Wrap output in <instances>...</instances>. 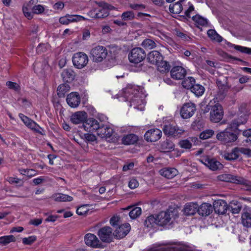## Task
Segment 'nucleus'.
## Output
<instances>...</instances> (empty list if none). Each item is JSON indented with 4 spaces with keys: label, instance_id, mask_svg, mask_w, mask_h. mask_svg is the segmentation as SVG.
<instances>
[{
    "label": "nucleus",
    "instance_id": "obj_1",
    "mask_svg": "<svg viewBox=\"0 0 251 251\" xmlns=\"http://www.w3.org/2000/svg\"><path fill=\"white\" fill-rule=\"evenodd\" d=\"M124 96L130 101V106L134 105V108L138 109V106L145 104L144 100L139 91L138 87L128 85L124 89Z\"/></svg>",
    "mask_w": 251,
    "mask_h": 251
},
{
    "label": "nucleus",
    "instance_id": "obj_2",
    "mask_svg": "<svg viewBox=\"0 0 251 251\" xmlns=\"http://www.w3.org/2000/svg\"><path fill=\"white\" fill-rule=\"evenodd\" d=\"M108 55L107 49L102 46L97 45L90 50V58L93 62L100 63L106 59Z\"/></svg>",
    "mask_w": 251,
    "mask_h": 251
},
{
    "label": "nucleus",
    "instance_id": "obj_3",
    "mask_svg": "<svg viewBox=\"0 0 251 251\" xmlns=\"http://www.w3.org/2000/svg\"><path fill=\"white\" fill-rule=\"evenodd\" d=\"M231 128H226L218 133L216 136L217 139L224 144L235 142L238 139V136L232 131Z\"/></svg>",
    "mask_w": 251,
    "mask_h": 251
},
{
    "label": "nucleus",
    "instance_id": "obj_4",
    "mask_svg": "<svg viewBox=\"0 0 251 251\" xmlns=\"http://www.w3.org/2000/svg\"><path fill=\"white\" fill-rule=\"evenodd\" d=\"M146 57L145 50L141 48L132 49L128 54V59L130 63L137 64L144 60Z\"/></svg>",
    "mask_w": 251,
    "mask_h": 251
},
{
    "label": "nucleus",
    "instance_id": "obj_5",
    "mask_svg": "<svg viewBox=\"0 0 251 251\" xmlns=\"http://www.w3.org/2000/svg\"><path fill=\"white\" fill-rule=\"evenodd\" d=\"M100 242L109 243H111L114 237V234L112 228L109 226H104L100 228L97 232Z\"/></svg>",
    "mask_w": 251,
    "mask_h": 251
},
{
    "label": "nucleus",
    "instance_id": "obj_6",
    "mask_svg": "<svg viewBox=\"0 0 251 251\" xmlns=\"http://www.w3.org/2000/svg\"><path fill=\"white\" fill-rule=\"evenodd\" d=\"M210 120L213 123H218L223 118L224 115L223 109L221 104L217 103L213 106H210Z\"/></svg>",
    "mask_w": 251,
    "mask_h": 251
},
{
    "label": "nucleus",
    "instance_id": "obj_7",
    "mask_svg": "<svg viewBox=\"0 0 251 251\" xmlns=\"http://www.w3.org/2000/svg\"><path fill=\"white\" fill-rule=\"evenodd\" d=\"M88 60L87 54L81 52L75 53L72 58L73 65L77 69H82L86 66Z\"/></svg>",
    "mask_w": 251,
    "mask_h": 251
},
{
    "label": "nucleus",
    "instance_id": "obj_8",
    "mask_svg": "<svg viewBox=\"0 0 251 251\" xmlns=\"http://www.w3.org/2000/svg\"><path fill=\"white\" fill-rule=\"evenodd\" d=\"M163 131L166 135L174 137H179L185 131L182 128L171 124L164 125Z\"/></svg>",
    "mask_w": 251,
    "mask_h": 251
},
{
    "label": "nucleus",
    "instance_id": "obj_9",
    "mask_svg": "<svg viewBox=\"0 0 251 251\" xmlns=\"http://www.w3.org/2000/svg\"><path fill=\"white\" fill-rule=\"evenodd\" d=\"M109 14L107 9L98 7L92 9L87 13V15L94 19H102L107 17Z\"/></svg>",
    "mask_w": 251,
    "mask_h": 251
},
{
    "label": "nucleus",
    "instance_id": "obj_10",
    "mask_svg": "<svg viewBox=\"0 0 251 251\" xmlns=\"http://www.w3.org/2000/svg\"><path fill=\"white\" fill-rule=\"evenodd\" d=\"M196 111L195 105L191 102L185 103L180 110V115L182 118L188 119L191 117Z\"/></svg>",
    "mask_w": 251,
    "mask_h": 251
},
{
    "label": "nucleus",
    "instance_id": "obj_11",
    "mask_svg": "<svg viewBox=\"0 0 251 251\" xmlns=\"http://www.w3.org/2000/svg\"><path fill=\"white\" fill-rule=\"evenodd\" d=\"M85 244L91 247L100 248L102 247V244L98 237L92 233H87L84 237Z\"/></svg>",
    "mask_w": 251,
    "mask_h": 251
},
{
    "label": "nucleus",
    "instance_id": "obj_12",
    "mask_svg": "<svg viewBox=\"0 0 251 251\" xmlns=\"http://www.w3.org/2000/svg\"><path fill=\"white\" fill-rule=\"evenodd\" d=\"M100 126L99 122L94 118L86 119L83 124L84 130L88 132H98Z\"/></svg>",
    "mask_w": 251,
    "mask_h": 251
},
{
    "label": "nucleus",
    "instance_id": "obj_13",
    "mask_svg": "<svg viewBox=\"0 0 251 251\" xmlns=\"http://www.w3.org/2000/svg\"><path fill=\"white\" fill-rule=\"evenodd\" d=\"M201 161L212 171H216L223 167V165L214 158L205 157L201 159Z\"/></svg>",
    "mask_w": 251,
    "mask_h": 251
},
{
    "label": "nucleus",
    "instance_id": "obj_14",
    "mask_svg": "<svg viewBox=\"0 0 251 251\" xmlns=\"http://www.w3.org/2000/svg\"><path fill=\"white\" fill-rule=\"evenodd\" d=\"M162 131L158 128H152L148 130L145 134L146 140L150 142H155L160 139Z\"/></svg>",
    "mask_w": 251,
    "mask_h": 251
},
{
    "label": "nucleus",
    "instance_id": "obj_15",
    "mask_svg": "<svg viewBox=\"0 0 251 251\" xmlns=\"http://www.w3.org/2000/svg\"><path fill=\"white\" fill-rule=\"evenodd\" d=\"M171 77L176 80L183 79L186 74V70L181 66H176L173 67L170 71Z\"/></svg>",
    "mask_w": 251,
    "mask_h": 251
},
{
    "label": "nucleus",
    "instance_id": "obj_16",
    "mask_svg": "<svg viewBox=\"0 0 251 251\" xmlns=\"http://www.w3.org/2000/svg\"><path fill=\"white\" fill-rule=\"evenodd\" d=\"M130 230V225L126 223L119 226L115 230L114 237L117 239H122L126 236Z\"/></svg>",
    "mask_w": 251,
    "mask_h": 251
},
{
    "label": "nucleus",
    "instance_id": "obj_17",
    "mask_svg": "<svg viewBox=\"0 0 251 251\" xmlns=\"http://www.w3.org/2000/svg\"><path fill=\"white\" fill-rule=\"evenodd\" d=\"M87 118V114L85 111H77L71 117V122L75 125L84 123Z\"/></svg>",
    "mask_w": 251,
    "mask_h": 251
},
{
    "label": "nucleus",
    "instance_id": "obj_18",
    "mask_svg": "<svg viewBox=\"0 0 251 251\" xmlns=\"http://www.w3.org/2000/svg\"><path fill=\"white\" fill-rule=\"evenodd\" d=\"M68 104L72 108L77 107L80 103V97L77 92H72L68 95L66 99Z\"/></svg>",
    "mask_w": 251,
    "mask_h": 251
},
{
    "label": "nucleus",
    "instance_id": "obj_19",
    "mask_svg": "<svg viewBox=\"0 0 251 251\" xmlns=\"http://www.w3.org/2000/svg\"><path fill=\"white\" fill-rule=\"evenodd\" d=\"M171 212L161 211L156 215L157 225L164 226L170 222L171 220Z\"/></svg>",
    "mask_w": 251,
    "mask_h": 251
},
{
    "label": "nucleus",
    "instance_id": "obj_20",
    "mask_svg": "<svg viewBox=\"0 0 251 251\" xmlns=\"http://www.w3.org/2000/svg\"><path fill=\"white\" fill-rule=\"evenodd\" d=\"M228 205L225 201L218 200L213 203V208L215 212L218 214L222 215L226 213Z\"/></svg>",
    "mask_w": 251,
    "mask_h": 251
},
{
    "label": "nucleus",
    "instance_id": "obj_21",
    "mask_svg": "<svg viewBox=\"0 0 251 251\" xmlns=\"http://www.w3.org/2000/svg\"><path fill=\"white\" fill-rule=\"evenodd\" d=\"M217 84L218 87V90L217 94L215 95V99L218 102L223 100L228 91V88L226 85L222 84L221 81H217Z\"/></svg>",
    "mask_w": 251,
    "mask_h": 251
},
{
    "label": "nucleus",
    "instance_id": "obj_22",
    "mask_svg": "<svg viewBox=\"0 0 251 251\" xmlns=\"http://www.w3.org/2000/svg\"><path fill=\"white\" fill-rule=\"evenodd\" d=\"M33 65L35 72L41 75H43L46 70L49 68V65L45 60H43L41 62L36 61Z\"/></svg>",
    "mask_w": 251,
    "mask_h": 251
},
{
    "label": "nucleus",
    "instance_id": "obj_23",
    "mask_svg": "<svg viewBox=\"0 0 251 251\" xmlns=\"http://www.w3.org/2000/svg\"><path fill=\"white\" fill-rule=\"evenodd\" d=\"M113 133V129L106 125L100 126L97 134L101 138H110Z\"/></svg>",
    "mask_w": 251,
    "mask_h": 251
},
{
    "label": "nucleus",
    "instance_id": "obj_24",
    "mask_svg": "<svg viewBox=\"0 0 251 251\" xmlns=\"http://www.w3.org/2000/svg\"><path fill=\"white\" fill-rule=\"evenodd\" d=\"M198 204L197 203L189 202L185 204L183 209L184 214L186 216L193 215L198 212Z\"/></svg>",
    "mask_w": 251,
    "mask_h": 251
},
{
    "label": "nucleus",
    "instance_id": "obj_25",
    "mask_svg": "<svg viewBox=\"0 0 251 251\" xmlns=\"http://www.w3.org/2000/svg\"><path fill=\"white\" fill-rule=\"evenodd\" d=\"M163 59V56L161 53L156 50H153L148 55L149 62L152 64L156 65L160 61H162Z\"/></svg>",
    "mask_w": 251,
    "mask_h": 251
},
{
    "label": "nucleus",
    "instance_id": "obj_26",
    "mask_svg": "<svg viewBox=\"0 0 251 251\" xmlns=\"http://www.w3.org/2000/svg\"><path fill=\"white\" fill-rule=\"evenodd\" d=\"M159 173L162 176L168 179H171L177 175L178 171L173 168H163L160 170Z\"/></svg>",
    "mask_w": 251,
    "mask_h": 251
},
{
    "label": "nucleus",
    "instance_id": "obj_27",
    "mask_svg": "<svg viewBox=\"0 0 251 251\" xmlns=\"http://www.w3.org/2000/svg\"><path fill=\"white\" fill-rule=\"evenodd\" d=\"M212 207L210 204L203 203L200 207L198 206V213L200 215L206 216L211 214Z\"/></svg>",
    "mask_w": 251,
    "mask_h": 251
},
{
    "label": "nucleus",
    "instance_id": "obj_28",
    "mask_svg": "<svg viewBox=\"0 0 251 251\" xmlns=\"http://www.w3.org/2000/svg\"><path fill=\"white\" fill-rule=\"evenodd\" d=\"M61 76L64 82H71L75 78V73L71 69H66L61 73Z\"/></svg>",
    "mask_w": 251,
    "mask_h": 251
},
{
    "label": "nucleus",
    "instance_id": "obj_29",
    "mask_svg": "<svg viewBox=\"0 0 251 251\" xmlns=\"http://www.w3.org/2000/svg\"><path fill=\"white\" fill-rule=\"evenodd\" d=\"M239 176H233L231 174H224L219 175L217 177L220 181L237 183Z\"/></svg>",
    "mask_w": 251,
    "mask_h": 251
},
{
    "label": "nucleus",
    "instance_id": "obj_30",
    "mask_svg": "<svg viewBox=\"0 0 251 251\" xmlns=\"http://www.w3.org/2000/svg\"><path fill=\"white\" fill-rule=\"evenodd\" d=\"M223 156L226 160L232 161L236 160L240 156L239 147L233 148L230 152L225 153Z\"/></svg>",
    "mask_w": 251,
    "mask_h": 251
},
{
    "label": "nucleus",
    "instance_id": "obj_31",
    "mask_svg": "<svg viewBox=\"0 0 251 251\" xmlns=\"http://www.w3.org/2000/svg\"><path fill=\"white\" fill-rule=\"evenodd\" d=\"M138 137L134 134H129L124 136L122 139V142L126 145H133L138 141Z\"/></svg>",
    "mask_w": 251,
    "mask_h": 251
},
{
    "label": "nucleus",
    "instance_id": "obj_32",
    "mask_svg": "<svg viewBox=\"0 0 251 251\" xmlns=\"http://www.w3.org/2000/svg\"><path fill=\"white\" fill-rule=\"evenodd\" d=\"M51 198L54 201L58 202L71 201L73 200L72 197L62 193H55Z\"/></svg>",
    "mask_w": 251,
    "mask_h": 251
},
{
    "label": "nucleus",
    "instance_id": "obj_33",
    "mask_svg": "<svg viewBox=\"0 0 251 251\" xmlns=\"http://www.w3.org/2000/svg\"><path fill=\"white\" fill-rule=\"evenodd\" d=\"M248 119V116L246 114H242L237 119L232 120L231 122L230 126L232 128H237L240 125L245 124Z\"/></svg>",
    "mask_w": 251,
    "mask_h": 251
},
{
    "label": "nucleus",
    "instance_id": "obj_34",
    "mask_svg": "<svg viewBox=\"0 0 251 251\" xmlns=\"http://www.w3.org/2000/svg\"><path fill=\"white\" fill-rule=\"evenodd\" d=\"M197 140V138L192 137L188 139L180 141L178 143V145L181 148L190 149L192 146V142H195Z\"/></svg>",
    "mask_w": 251,
    "mask_h": 251
},
{
    "label": "nucleus",
    "instance_id": "obj_35",
    "mask_svg": "<svg viewBox=\"0 0 251 251\" xmlns=\"http://www.w3.org/2000/svg\"><path fill=\"white\" fill-rule=\"evenodd\" d=\"M183 0H180L179 1L176 2L175 3L170 4L169 6V10L170 12L176 14H179L183 9L181 3Z\"/></svg>",
    "mask_w": 251,
    "mask_h": 251
},
{
    "label": "nucleus",
    "instance_id": "obj_36",
    "mask_svg": "<svg viewBox=\"0 0 251 251\" xmlns=\"http://www.w3.org/2000/svg\"><path fill=\"white\" fill-rule=\"evenodd\" d=\"M227 208L233 214H238L242 209L241 203L237 201H232L228 206Z\"/></svg>",
    "mask_w": 251,
    "mask_h": 251
},
{
    "label": "nucleus",
    "instance_id": "obj_37",
    "mask_svg": "<svg viewBox=\"0 0 251 251\" xmlns=\"http://www.w3.org/2000/svg\"><path fill=\"white\" fill-rule=\"evenodd\" d=\"M242 223L247 227H251V211H246L242 214Z\"/></svg>",
    "mask_w": 251,
    "mask_h": 251
},
{
    "label": "nucleus",
    "instance_id": "obj_38",
    "mask_svg": "<svg viewBox=\"0 0 251 251\" xmlns=\"http://www.w3.org/2000/svg\"><path fill=\"white\" fill-rule=\"evenodd\" d=\"M192 19L195 23L197 26L198 27H199L200 26H206L208 24L207 19L203 18L199 15H196L193 16Z\"/></svg>",
    "mask_w": 251,
    "mask_h": 251
},
{
    "label": "nucleus",
    "instance_id": "obj_39",
    "mask_svg": "<svg viewBox=\"0 0 251 251\" xmlns=\"http://www.w3.org/2000/svg\"><path fill=\"white\" fill-rule=\"evenodd\" d=\"M155 65L157 67V70L162 73L168 72L170 69V65L169 63L164 61L163 59H162V61L158 62Z\"/></svg>",
    "mask_w": 251,
    "mask_h": 251
},
{
    "label": "nucleus",
    "instance_id": "obj_40",
    "mask_svg": "<svg viewBox=\"0 0 251 251\" xmlns=\"http://www.w3.org/2000/svg\"><path fill=\"white\" fill-rule=\"evenodd\" d=\"M195 83V79L193 77L185 78L182 82V86L187 89H191Z\"/></svg>",
    "mask_w": 251,
    "mask_h": 251
},
{
    "label": "nucleus",
    "instance_id": "obj_41",
    "mask_svg": "<svg viewBox=\"0 0 251 251\" xmlns=\"http://www.w3.org/2000/svg\"><path fill=\"white\" fill-rule=\"evenodd\" d=\"M204 87L198 84H194L191 89V92L198 97L201 96L204 93Z\"/></svg>",
    "mask_w": 251,
    "mask_h": 251
},
{
    "label": "nucleus",
    "instance_id": "obj_42",
    "mask_svg": "<svg viewBox=\"0 0 251 251\" xmlns=\"http://www.w3.org/2000/svg\"><path fill=\"white\" fill-rule=\"evenodd\" d=\"M208 36L212 40L218 42H222L223 38L215 30L209 29L207 31Z\"/></svg>",
    "mask_w": 251,
    "mask_h": 251
},
{
    "label": "nucleus",
    "instance_id": "obj_43",
    "mask_svg": "<svg viewBox=\"0 0 251 251\" xmlns=\"http://www.w3.org/2000/svg\"><path fill=\"white\" fill-rule=\"evenodd\" d=\"M145 226L148 227H151L157 225L156 216L151 215L149 216L145 221Z\"/></svg>",
    "mask_w": 251,
    "mask_h": 251
},
{
    "label": "nucleus",
    "instance_id": "obj_44",
    "mask_svg": "<svg viewBox=\"0 0 251 251\" xmlns=\"http://www.w3.org/2000/svg\"><path fill=\"white\" fill-rule=\"evenodd\" d=\"M236 184H242L244 186V189L246 190L251 191V181L246 180L242 177L239 176Z\"/></svg>",
    "mask_w": 251,
    "mask_h": 251
},
{
    "label": "nucleus",
    "instance_id": "obj_45",
    "mask_svg": "<svg viewBox=\"0 0 251 251\" xmlns=\"http://www.w3.org/2000/svg\"><path fill=\"white\" fill-rule=\"evenodd\" d=\"M15 241V237L12 235L0 237V244L3 245H6L11 242H14Z\"/></svg>",
    "mask_w": 251,
    "mask_h": 251
},
{
    "label": "nucleus",
    "instance_id": "obj_46",
    "mask_svg": "<svg viewBox=\"0 0 251 251\" xmlns=\"http://www.w3.org/2000/svg\"><path fill=\"white\" fill-rule=\"evenodd\" d=\"M121 17L124 21H132L135 18V14L132 11H126L122 14Z\"/></svg>",
    "mask_w": 251,
    "mask_h": 251
},
{
    "label": "nucleus",
    "instance_id": "obj_47",
    "mask_svg": "<svg viewBox=\"0 0 251 251\" xmlns=\"http://www.w3.org/2000/svg\"><path fill=\"white\" fill-rule=\"evenodd\" d=\"M141 45L144 48L148 49H152L156 47L155 42L150 39L144 40Z\"/></svg>",
    "mask_w": 251,
    "mask_h": 251
},
{
    "label": "nucleus",
    "instance_id": "obj_48",
    "mask_svg": "<svg viewBox=\"0 0 251 251\" xmlns=\"http://www.w3.org/2000/svg\"><path fill=\"white\" fill-rule=\"evenodd\" d=\"M69 86L67 84H61L57 88V95L59 97H62L69 91Z\"/></svg>",
    "mask_w": 251,
    "mask_h": 251
},
{
    "label": "nucleus",
    "instance_id": "obj_49",
    "mask_svg": "<svg viewBox=\"0 0 251 251\" xmlns=\"http://www.w3.org/2000/svg\"><path fill=\"white\" fill-rule=\"evenodd\" d=\"M69 24L70 23L77 22L80 21H85L87 19L85 17L78 15H69L67 14Z\"/></svg>",
    "mask_w": 251,
    "mask_h": 251
},
{
    "label": "nucleus",
    "instance_id": "obj_50",
    "mask_svg": "<svg viewBox=\"0 0 251 251\" xmlns=\"http://www.w3.org/2000/svg\"><path fill=\"white\" fill-rule=\"evenodd\" d=\"M141 208L139 207L133 208L129 213V216L132 219H135L139 217L141 214Z\"/></svg>",
    "mask_w": 251,
    "mask_h": 251
},
{
    "label": "nucleus",
    "instance_id": "obj_51",
    "mask_svg": "<svg viewBox=\"0 0 251 251\" xmlns=\"http://www.w3.org/2000/svg\"><path fill=\"white\" fill-rule=\"evenodd\" d=\"M214 133V131L212 129H206L201 133L200 138L202 140L208 139L213 136Z\"/></svg>",
    "mask_w": 251,
    "mask_h": 251
},
{
    "label": "nucleus",
    "instance_id": "obj_52",
    "mask_svg": "<svg viewBox=\"0 0 251 251\" xmlns=\"http://www.w3.org/2000/svg\"><path fill=\"white\" fill-rule=\"evenodd\" d=\"M231 47H233L236 50H238L241 52L245 53L248 54H251V48L234 44L232 45Z\"/></svg>",
    "mask_w": 251,
    "mask_h": 251
},
{
    "label": "nucleus",
    "instance_id": "obj_53",
    "mask_svg": "<svg viewBox=\"0 0 251 251\" xmlns=\"http://www.w3.org/2000/svg\"><path fill=\"white\" fill-rule=\"evenodd\" d=\"M6 85L10 89L13 90L15 91L18 92L21 90V87L19 84L11 81H8L6 83Z\"/></svg>",
    "mask_w": 251,
    "mask_h": 251
},
{
    "label": "nucleus",
    "instance_id": "obj_54",
    "mask_svg": "<svg viewBox=\"0 0 251 251\" xmlns=\"http://www.w3.org/2000/svg\"><path fill=\"white\" fill-rule=\"evenodd\" d=\"M27 127L37 133H39L41 134H43L41 131L40 130V129H41V128L36 122H35L33 120H32L30 122Z\"/></svg>",
    "mask_w": 251,
    "mask_h": 251
},
{
    "label": "nucleus",
    "instance_id": "obj_55",
    "mask_svg": "<svg viewBox=\"0 0 251 251\" xmlns=\"http://www.w3.org/2000/svg\"><path fill=\"white\" fill-rule=\"evenodd\" d=\"M36 237L35 236H30L28 237L24 238L22 240L23 243L25 245H31L36 240Z\"/></svg>",
    "mask_w": 251,
    "mask_h": 251
},
{
    "label": "nucleus",
    "instance_id": "obj_56",
    "mask_svg": "<svg viewBox=\"0 0 251 251\" xmlns=\"http://www.w3.org/2000/svg\"><path fill=\"white\" fill-rule=\"evenodd\" d=\"M44 10V7L40 4L34 5L32 7V13L34 14H41L43 13Z\"/></svg>",
    "mask_w": 251,
    "mask_h": 251
},
{
    "label": "nucleus",
    "instance_id": "obj_57",
    "mask_svg": "<svg viewBox=\"0 0 251 251\" xmlns=\"http://www.w3.org/2000/svg\"><path fill=\"white\" fill-rule=\"evenodd\" d=\"M19 172L21 174L23 175L27 176L29 177H32L34 176L35 174H33L32 173H34L35 171L33 169H20Z\"/></svg>",
    "mask_w": 251,
    "mask_h": 251
},
{
    "label": "nucleus",
    "instance_id": "obj_58",
    "mask_svg": "<svg viewBox=\"0 0 251 251\" xmlns=\"http://www.w3.org/2000/svg\"><path fill=\"white\" fill-rule=\"evenodd\" d=\"M163 148L166 150L167 151L173 150L174 149V145L172 142L166 141L164 142L162 145Z\"/></svg>",
    "mask_w": 251,
    "mask_h": 251
},
{
    "label": "nucleus",
    "instance_id": "obj_59",
    "mask_svg": "<svg viewBox=\"0 0 251 251\" xmlns=\"http://www.w3.org/2000/svg\"><path fill=\"white\" fill-rule=\"evenodd\" d=\"M18 101L22 104V105L25 108L29 107L31 105L30 102L25 98H19L18 99Z\"/></svg>",
    "mask_w": 251,
    "mask_h": 251
},
{
    "label": "nucleus",
    "instance_id": "obj_60",
    "mask_svg": "<svg viewBox=\"0 0 251 251\" xmlns=\"http://www.w3.org/2000/svg\"><path fill=\"white\" fill-rule=\"evenodd\" d=\"M243 135L247 137L246 142L251 144V129L244 131Z\"/></svg>",
    "mask_w": 251,
    "mask_h": 251
},
{
    "label": "nucleus",
    "instance_id": "obj_61",
    "mask_svg": "<svg viewBox=\"0 0 251 251\" xmlns=\"http://www.w3.org/2000/svg\"><path fill=\"white\" fill-rule=\"evenodd\" d=\"M19 117L27 126H28L30 122L32 121L31 119H29L28 117L24 115L22 113H20L19 114Z\"/></svg>",
    "mask_w": 251,
    "mask_h": 251
},
{
    "label": "nucleus",
    "instance_id": "obj_62",
    "mask_svg": "<svg viewBox=\"0 0 251 251\" xmlns=\"http://www.w3.org/2000/svg\"><path fill=\"white\" fill-rule=\"evenodd\" d=\"M139 186L138 181L134 178L131 179L128 182V186L131 189H135Z\"/></svg>",
    "mask_w": 251,
    "mask_h": 251
},
{
    "label": "nucleus",
    "instance_id": "obj_63",
    "mask_svg": "<svg viewBox=\"0 0 251 251\" xmlns=\"http://www.w3.org/2000/svg\"><path fill=\"white\" fill-rule=\"evenodd\" d=\"M239 151L240 153L244 154L248 156H251V150L245 148H239Z\"/></svg>",
    "mask_w": 251,
    "mask_h": 251
},
{
    "label": "nucleus",
    "instance_id": "obj_64",
    "mask_svg": "<svg viewBox=\"0 0 251 251\" xmlns=\"http://www.w3.org/2000/svg\"><path fill=\"white\" fill-rule=\"evenodd\" d=\"M120 217L118 216H113L110 220V223L112 226H115L119 224Z\"/></svg>",
    "mask_w": 251,
    "mask_h": 251
}]
</instances>
